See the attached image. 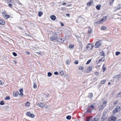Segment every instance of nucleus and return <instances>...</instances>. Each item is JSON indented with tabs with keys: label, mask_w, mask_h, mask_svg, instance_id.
<instances>
[{
	"label": "nucleus",
	"mask_w": 121,
	"mask_h": 121,
	"mask_svg": "<svg viewBox=\"0 0 121 121\" xmlns=\"http://www.w3.org/2000/svg\"><path fill=\"white\" fill-rule=\"evenodd\" d=\"M66 4V3L64 2V3H62L61 4V5H64Z\"/></svg>",
	"instance_id": "59"
},
{
	"label": "nucleus",
	"mask_w": 121,
	"mask_h": 121,
	"mask_svg": "<svg viewBox=\"0 0 121 121\" xmlns=\"http://www.w3.org/2000/svg\"><path fill=\"white\" fill-rule=\"evenodd\" d=\"M87 69L88 70L91 71L92 69V67L91 66H89Z\"/></svg>",
	"instance_id": "32"
},
{
	"label": "nucleus",
	"mask_w": 121,
	"mask_h": 121,
	"mask_svg": "<svg viewBox=\"0 0 121 121\" xmlns=\"http://www.w3.org/2000/svg\"><path fill=\"white\" fill-rule=\"evenodd\" d=\"M26 54H28V55H29L30 54V52L28 51L26 52Z\"/></svg>",
	"instance_id": "57"
},
{
	"label": "nucleus",
	"mask_w": 121,
	"mask_h": 121,
	"mask_svg": "<svg viewBox=\"0 0 121 121\" xmlns=\"http://www.w3.org/2000/svg\"><path fill=\"white\" fill-rule=\"evenodd\" d=\"M101 23V21L100 20H99L96 22L94 24V25H95L96 24H99Z\"/></svg>",
	"instance_id": "20"
},
{
	"label": "nucleus",
	"mask_w": 121,
	"mask_h": 121,
	"mask_svg": "<svg viewBox=\"0 0 121 121\" xmlns=\"http://www.w3.org/2000/svg\"><path fill=\"white\" fill-rule=\"evenodd\" d=\"M108 111L107 110H106V111H105L104 112V113L103 114V115L104 116H106V115L107 113L108 112Z\"/></svg>",
	"instance_id": "28"
},
{
	"label": "nucleus",
	"mask_w": 121,
	"mask_h": 121,
	"mask_svg": "<svg viewBox=\"0 0 121 121\" xmlns=\"http://www.w3.org/2000/svg\"><path fill=\"white\" fill-rule=\"evenodd\" d=\"M116 119V117L113 116L110 117L108 119L109 121H115Z\"/></svg>",
	"instance_id": "4"
},
{
	"label": "nucleus",
	"mask_w": 121,
	"mask_h": 121,
	"mask_svg": "<svg viewBox=\"0 0 121 121\" xmlns=\"http://www.w3.org/2000/svg\"><path fill=\"white\" fill-rule=\"evenodd\" d=\"M5 13H6L5 11H4L3 12L2 14V15L3 17L4 16V15H6L5 14Z\"/></svg>",
	"instance_id": "48"
},
{
	"label": "nucleus",
	"mask_w": 121,
	"mask_h": 121,
	"mask_svg": "<svg viewBox=\"0 0 121 121\" xmlns=\"http://www.w3.org/2000/svg\"><path fill=\"white\" fill-rule=\"evenodd\" d=\"M99 73L98 72H95L94 73V74H95L97 75H99Z\"/></svg>",
	"instance_id": "54"
},
{
	"label": "nucleus",
	"mask_w": 121,
	"mask_h": 121,
	"mask_svg": "<svg viewBox=\"0 0 121 121\" xmlns=\"http://www.w3.org/2000/svg\"><path fill=\"white\" fill-rule=\"evenodd\" d=\"M121 76V74L116 75L114 77H113V78H120Z\"/></svg>",
	"instance_id": "12"
},
{
	"label": "nucleus",
	"mask_w": 121,
	"mask_h": 121,
	"mask_svg": "<svg viewBox=\"0 0 121 121\" xmlns=\"http://www.w3.org/2000/svg\"><path fill=\"white\" fill-rule=\"evenodd\" d=\"M58 73L56 71L54 72V74L55 75H57L58 74Z\"/></svg>",
	"instance_id": "51"
},
{
	"label": "nucleus",
	"mask_w": 121,
	"mask_h": 121,
	"mask_svg": "<svg viewBox=\"0 0 121 121\" xmlns=\"http://www.w3.org/2000/svg\"><path fill=\"white\" fill-rule=\"evenodd\" d=\"M30 103L28 101H27L25 104V105L26 106H29Z\"/></svg>",
	"instance_id": "26"
},
{
	"label": "nucleus",
	"mask_w": 121,
	"mask_h": 121,
	"mask_svg": "<svg viewBox=\"0 0 121 121\" xmlns=\"http://www.w3.org/2000/svg\"><path fill=\"white\" fill-rule=\"evenodd\" d=\"M117 101H115L114 102V104H117Z\"/></svg>",
	"instance_id": "58"
},
{
	"label": "nucleus",
	"mask_w": 121,
	"mask_h": 121,
	"mask_svg": "<svg viewBox=\"0 0 121 121\" xmlns=\"http://www.w3.org/2000/svg\"><path fill=\"white\" fill-rule=\"evenodd\" d=\"M33 87L35 88H36L37 87L36 84L35 82L34 83Z\"/></svg>",
	"instance_id": "37"
},
{
	"label": "nucleus",
	"mask_w": 121,
	"mask_h": 121,
	"mask_svg": "<svg viewBox=\"0 0 121 121\" xmlns=\"http://www.w3.org/2000/svg\"><path fill=\"white\" fill-rule=\"evenodd\" d=\"M51 34L53 35L49 38L50 40L52 41L56 40V41L60 43H62L64 42V39L58 37L57 34L56 32H52Z\"/></svg>",
	"instance_id": "1"
},
{
	"label": "nucleus",
	"mask_w": 121,
	"mask_h": 121,
	"mask_svg": "<svg viewBox=\"0 0 121 121\" xmlns=\"http://www.w3.org/2000/svg\"><path fill=\"white\" fill-rule=\"evenodd\" d=\"M99 60L98 61H97L96 62V64H98L99 63Z\"/></svg>",
	"instance_id": "63"
},
{
	"label": "nucleus",
	"mask_w": 121,
	"mask_h": 121,
	"mask_svg": "<svg viewBox=\"0 0 121 121\" xmlns=\"http://www.w3.org/2000/svg\"><path fill=\"white\" fill-rule=\"evenodd\" d=\"M101 46V43L99 42H97L95 45V47L96 48H98Z\"/></svg>",
	"instance_id": "5"
},
{
	"label": "nucleus",
	"mask_w": 121,
	"mask_h": 121,
	"mask_svg": "<svg viewBox=\"0 0 121 121\" xmlns=\"http://www.w3.org/2000/svg\"><path fill=\"white\" fill-rule=\"evenodd\" d=\"M120 108H121L119 106H117L116 107V108L113 111V113H116L117 112H119V111H120L121 109Z\"/></svg>",
	"instance_id": "3"
},
{
	"label": "nucleus",
	"mask_w": 121,
	"mask_h": 121,
	"mask_svg": "<svg viewBox=\"0 0 121 121\" xmlns=\"http://www.w3.org/2000/svg\"><path fill=\"white\" fill-rule=\"evenodd\" d=\"M8 5L9 7H10L11 8L13 6V5L11 4H8Z\"/></svg>",
	"instance_id": "46"
},
{
	"label": "nucleus",
	"mask_w": 121,
	"mask_h": 121,
	"mask_svg": "<svg viewBox=\"0 0 121 121\" xmlns=\"http://www.w3.org/2000/svg\"><path fill=\"white\" fill-rule=\"evenodd\" d=\"M3 17L5 19H7L9 17V16L8 15H4Z\"/></svg>",
	"instance_id": "24"
},
{
	"label": "nucleus",
	"mask_w": 121,
	"mask_h": 121,
	"mask_svg": "<svg viewBox=\"0 0 121 121\" xmlns=\"http://www.w3.org/2000/svg\"><path fill=\"white\" fill-rule=\"evenodd\" d=\"M95 105H92L91 104H90L89 106V107L91 108L92 110L95 109Z\"/></svg>",
	"instance_id": "11"
},
{
	"label": "nucleus",
	"mask_w": 121,
	"mask_h": 121,
	"mask_svg": "<svg viewBox=\"0 0 121 121\" xmlns=\"http://www.w3.org/2000/svg\"><path fill=\"white\" fill-rule=\"evenodd\" d=\"M4 104V102H3V101H0V104L1 105H3Z\"/></svg>",
	"instance_id": "44"
},
{
	"label": "nucleus",
	"mask_w": 121,
	"mask_h": 121,
	"mask_svg": "<svg viewBox=\"0 0 121 121\" xmlns=\"http://www.w3.org/2000/svg\"><path fill=\"white\" fill-rule=\"evenodd\" d=\"M19 91L20 93H22L23 91V89L22 88H21L19 90Z\"/></svg>",
	"instance_id": "47"
},
{
	"label": "nucleus",
	"mask_w": 121,
	"mask_h": 121,
	"mask_svg": "<svg viewBox=\"0 0 121 121\" xmlns=\"http://www.w3.org/2000/svg\"><path fill=\"white\" fill-rule=\"evenodd\" d=\"M5 23V22L3 20L0 19V24L4 25Z\"/></svg>",
	"instance_id": "9"
},
{
	"label": "nucleus",
	"mask_w": 121,
	"mask_h": 121,
	"mask_svg": "<svg viewBox=\"0 0 121 121\" xmlns=\"http://www.w3.org/2000/svg\"><path fill=\"white\" fill-rule=\"evenodd\" d=\"M11 1V0H6V2L7 3H10Z\"/></svg>",
	"instance_id": "56"
},
{
	"label": "nucleus",
	"mask_w": 121,
	"mask_h": 121,
	"mask_svg": "<svg viewBox=\"0 0 121 121\" xmlns=\"http://www.w3.org/2000/svg\"><path fill=\"white\" fill-rule=\"evenodd\" d=\"M121 9V5L120 4H119L118 6L117 7V9L116 10H117L118 9Z\"/></svg>",
	"instance_id": "30"
},
{
	"label": "nucleus",
	"mask_w": 121,
	"mask_h": 121,
	"mask_svg": "<svg viewBox=\"0 0 121 121\" xmlns=\"http://www.w3.org/2000/svg\"><path fill=\"white\" fill-rule=\"evenodd\" d=\"M93 2L92 1H89L87 4V5L88 6H90L91 4H92Z\"/></svg>",
	"instance_id": "19"
},
{
	"label": "nucleus",
	"mask_w": 121,
	"mask_h": 121,
	"mask_svg": "<svg viewBox=\"0 0 121 121\" xmlns=\"http://www.w3.org/2000/svg\"><path fill=\"white\" fill-rule=\"evenodd\" d=\"M106 27L104 26H102L101 28V29L102 30H105L106 29Z\"/></svg>",
	"instance_id": "27"
},
{
	"label": "nucleus",
	"mask_w": 121,
	"mask_h": 121,
	"mask_svg": "<svg viewBox=\"0 0 121 121\" xmlns=\"http://www.w3.org/2000/svg\"><path fill=\"white\" fill-rule=\"evenodd\" d=\"M105 116H104L102 115V117L100 119L101 121H104V120L105 119L104 117Z\"/></svg>",
	"instance_id": "21"
},
{
	"label": "nucleus",
	"mask_w": 121,
	"mask_h": 121,
	"mask_svg": "<svg viewBox=\"0 0 121 121\" xmlns=\"http://www.w3.org/2000/svg\"><path fill=\"white\" fill-rule=\"evenodd\" d=\"M118 96L119 97H121V92L118 94Z\"/></svg>",
	"instance_id": "53"
},
{
	"label": "nucleus",
	"mask_w": 121,
	"mask_h": 121,
	"mask_svg": "<svg viewBox=\"0 0 121 121\" xmlns=\"http://www.w3.org/2000/svg\"><path fill=\"white\" fill-rule=\"evenodd\" d=\"M105 107L103 105L100 106L99 107V109L100 110H102Z\"/></svg>",
	"instance_id": "22"
},
{
	"label": "nucleus",
	"mask_w": 121,
	"mask_h": 121,
	"mask_svg": "<svg viewBox=\"0 0 121 121\" xmlns=\"http://www.w3.org/2000/svg\"><path fill=\"white\" fill-rule=\"evenodd\" d=\"M101 6V5H97L96 6V8L97 9L99 10L100 9Z\"/></svg>",
	"instance_id": "14"
},
{
	"label": "nucleus",
	"mask_w": 121,
	"mask_h": 121,
	"mask_svg": "<svg viewBox=\"0 0 121 121\" xmlns=\"http://www.w3.org/2000/svg\"><path fill=\"white\" fill-rule=\"evenodd\" d=\"M60 74L61 75H64V73H63V71H61L60 72Z\"/></svg>",
	"instance_id": "50"
},
{
	"label": "nucleus",
	"mask_w": 121,
	"mask_h": 121,
	"mask_svg": "<svg viewBox=\"0 0 121 121\" xmlns=\"http://www.w3.org/2000/svg\"><path fill=\"white\" fill-rule=\"evenodd\" d=\"M3 84V83H2L1 81L0 80V85H2Z\"/></svg>",
	"instance_id": "60"
},
{
	"label": "nucleus",
	"mask_w": 121,
	"mask_h": 121,
	"mask_svg": "<svg viewBox=\"0 0 121 121\" xmlns=\"http://www.w3.org/2000/svg\"><path fill=\"white\" fill-rule=\"evenodd\" d=\"M38 106L41 108H43V107L45 106V105L44 104L40 103H39L38 104Z\"/></svg>",
	"instance_id": "8"
},
{
	"label": "nucleus",
	"mask_w": 121,
	"mask_h": 121,
	"mask_svg": "<svg viewBox=\"0 0 121 121\" xmlns=\"http://www.w3.org/2000/svg\"><path fill=\"white\" fill-rule=\"evenodd\" d=\"M92 118L91 117H87L86 118V121H90L91 120Z\"/></svg>",
	"instance_id": "15"
},
{
	"label": "nucleus",
	"mask_w": 121,
	"mask_h": 121,
	"mask_svg": "<svg viewBox=\"0 0 121 121\" xmlns=\"http://www.w3.org/2000/svg\"><path fill=\"white\" fill-rule=\"evenodd\" d=\"M107 18L106 17H103L100 20L101 22H105Z\"/></svg>",
	"instance_id": "7"
},
{
	"label": "nucleus",
	"mask_w": 121,
	"mask_h": 121,
	"mask_svg": "<svg viewBox=\"0 0 121 121\" xmlns=\"http://www.w3.org/2000/svg\"><path fill=\"white\" fill-rule=\"evenodd\" d=\"M52 73L50 72H49L48 73V76L49 77H50L52 75Z\"/></svg>",
	"instance_id": "36"
},
{
	"label": "nucleus",
	"mask_w": 121,
	"mask_h": 121,
	"mask_svg": "<svg viewBox=\"0 0 121 121\" xmlns=\"http://www.w3.org/2000/svg\"><path fill=\"white\" fill-rule=\"evenodd\" d=\"M91 59L89 60L86 63V64H89L91 61Z\"/></svg>",
	"instance_id": "42"
},
{
	"label": "nucleus",
	"mask_w": 121,
	"mask_h": 121,
	"mask_svg": "<svg viewBox=\"0 0 121 121\" xmlns=\"http://www.w3.org/2000/svg\"><path fill=\"white\" fill-rule=\"evenodd\" d=\"M13 62H14V63L15 64H16L17 63V62L15 60H14Z\"/></svg>",
	"instance_id": "64"
},
{
	"label": "nucleus",
	"mask_w": 121,
	"mask_h": 121,
	"mask_svg": "<svg viewBox=\"0 0 121 121\" xmlns=\"http://www.w3.org/2000/svg\"><path fill=\"white\" fill-rule=\"evenodd\" d=\"M91 121H98V120L97 118H95L91 119Z\"/></svg>",
	"instance_id": "25"
},
{
	"label": "nucleus",
	"mask_w": 121,
	"mask_h": 121,
	"mask_svg": "<svg viewBox=\"0 0 121 121\" xmlns=\"http://www.w3.org/2000/svg\"><path fill=\"white\" fill-rule=\"evenodd\" d=\"M120 52H116V55L117 56H118L120 54Z\"/></svg>",
	"instance_id": "41"
},
{
	"label": "nucleus",
	"mask_w": 121,
	"mask_h": 121,
	"mask_svg": "<svg viewBox=\"0 0 121 121\" xmlns=\"http://www.w3.org/2000/svg\"><path fill=\"white\" fill-rule=\"evenodd\" d=\"M106 82V80H102L101 82L102 84H104Z\"/></svg>",
	"instance_id": "43"
},
{
	"label": "nucleus",
	"mask_w": 121,
	"mask_h": 121,
	"mask_svg": "<svg viewBox=\"0 0 121 121\" xmlns=\"http://www.w3.org/2000/svg\"><path fill=\"white\" fill-rule=\"evenodd\" d=\"M75 63L76 64H77L78 63V60H76L75 61Z\"/></svg>",
	"instance_id": "55"
},
{
	"label": "nucleus",
	"mask_w": 121,
	"mask_h": 121,
	"mask_svg": "<svg viewBox=\"0 0 121 121\" xmlns=\"http://www.w3.org/2000/svg\"><path fill=\"white\" fill-rule=\"evenodd\" d=\"M10 97L9 96H7L4 98V99L5 100H7L9 99Z\"/></svg>",
	"instance_id": "33"
},
{
	"label": "nucleus",
	"mask_w": 121,
	"mask_h": 121,
	"mask_svg": "<svg viewBox=\"0 0 121 121\" xmlns=\"http://www.w3.org/2000/svg\"><path fill=\"white\" fill-rule=\"evenodd\" d=\"M79 46H80V48L79 49H82V48H83V45L82 44V43L81 42H80L79 43Z\"/></svg>",
	"instance_id": "16"
},
{
	"label": "nucleus",
	"mask_w": 121,
	"mask_h": 121,
	"mask_svg": "<svg viewBox=\"0 0 121 121\" xmlns=\"http://www.w3.org/2000/svg\"><path fill=\"white\" fill-rule=\"evenodd\" d=\"M51 19L53 20H55L56 19V16L54 15H52L50 16Z\"/></svg>",
	"instance_id": "10"
},
{
	"label": "nucleus",
	"mask_w": 121,
	"mask_h": 121,
	"mask_svg": "<svg viewBox=\"0 0 121 121\" xmlns=\"http://www.w3.org/2000/svg\"><path fill=\"white\" fill-rule=\"evenodd\" d=\"M91 30H92L91 29H89L88 30V33L89 34H90L91 33Z\"/></svg>",
	"instance_id": "49"
},
{
	"label": "nucleus",
	"mask_w": 121,
	"mask_h": 121,
	"mask_svg": "<svg viewBox=\"0 0 121 121\" xmlns=\"http://www.w3.org/2000/svg\"><path fill=\"white\" fill-rule=\"evenodd\" d=\"M61 25L62 26H64V24L63 23H61Z\"/></svg>",
	"instance_id": "61"
},
{
	"label": "nucleus",
	"mask_w": 121,
	"mask_h": 121,
	"mask_svg": "<svg viewBox=\"0 0 121 121\" xmlns=\"http://www.w3.org/2000/svg\"><path fill=\"white\" fill-rule=\"evenodd\" d=\"M93 95L91 93H89L88 94V97L90 99L91 98L93 97Z\"/></svg>",
	"instance_id": "13"
},
{
	"label": "nucleus",
	"mask_w": 121,
	"mask_h": 121,
	"mask_svg": "<svg viewBox=\"0 0 121 121\" xmlns=\"http://www.w3.org/2000/svg\"><path fill=\"white\" fill-rule=\"evenodd\" d=\"M70 62V60L68 59L66 61V63L67 65H68L69 64Z\"/></svg>",
	"instance_id": "29"
},
{
	"label": "nucleus",
	"mask_w": 121,
	"mask_h": 121,
	"mask_svg": "<svg viewBox=\"0 0 121 121\" xmlns=\"http://www.w3.org/2000/svg\"><path fill=\"white\" fill-rule=\"evenodd\" d=\"M19 95L20 96H23V94L22 93H20L19 94Z\"/></svg>",
	"instance_id": "52"
},
{
	"label": "nucleus",
	"mask_w": 121,
	"mask_h": 121,
	"mask_svg": "<svg viewBox=\"0 0 121 121\" xmlns=\"http://www.w3.org/2000/svg\"><path fill=\"white\" fill-rule=\"evenodd\" d=\"M66 16H69V13H67L66 14Z\"/></svg>",
	"instance_id": "62"
},
{
	"label": "nucleus",
	"mask_w": 121,
	"mask_h": 121,
	"mask_svg": "<svg viewBox=\"0 0 121 121\" xmlns=\"http://www.w3.org/2000/svg\"><path fill=\"white\" fill-rule=\"evenodd\" d=\"M19 94V92L18 91H17L16 92L13 91V95L14 97H17Z\"/></svg>",
	"instance_id": "6"
},
{
	"label": "nucleus",
	"mask_w": 121,
	"mask_h": 121,
	"mask_svg": "<svg viewBox=\"0 0 121 121\" xmlns=\"http://www.w3.org/2000/svg\"><path fill=\"white\" fill-rule=\"evenodd\" d=\"M66 119L69 120L71 119V117L70 116L68 115L66 116Z\"/></svg>",
	"instance_id": "31"
},
{
	"label": "nucleus",
	"mask_w": 121,
	"mask_h": 121,
	"mask_svg": "<svg viewBox=\"0 0 121 121\" xmlns=\"http://www.w3.org/2000/svg\"><path fill=\"white\" fill-rule=\"evenodd\" d=\"M106 104H107L106 101H105L103 102V104H102V105L103 106H104V107H105V105Z\"/></svg>",
	"instance_id": "35"
},
{
	"label": "nucleus",
	"mask_w": 121,
	"mask_h": 121,
	"mask_svg": "<svg viewBox=\"0 0 121 121\" xmlns=\"http://www.w3.org/2000/svg\"><path fill=\"white\" fill-rule=\"evenodd\" d=\"M100 55L101 56H103V57H104L105 54H104V51H102L101 52H100ZM102 58H103V57H102Z\"/></svg>",
	"instance_id": "17"
},
{
	"label": "nucleus",
	"mask_w": 121,
	"mask_h": 121,
	"mask_svg": "<svg viewBox=\"0 0 121 121\" xmlns=\"http://www.w3.org/2000/svg\"><path fill=\"white\" fill-rule=\"evenodd\" d=\"M35 116L33 114H30V117L32 118H33Z\"/></svg>",
	"instance_id": "40"
},
{
	"label": "nucleus",
	"mask_w": 121,
	"mask_h": 121,
	"mask_svg": "<svg viewBox=\"0 0 121 121\" xmlns=\"http://www.w3.org/2000/svg\"><path fill=\"white\" fill-rule=\"evenodd\" d=\"M74 47V45L73 44H70L69 45V47L70 48H72Z\"/></svg>",
	"instance_id": "39"
},
{
	"label": "nucleus",
	"mask_w": 121,
	"mask_h": 121,
	"mask_svg": "<svg viewBox=\"0 0 121 121\" xmlns=\"http://www.w3.org/2000/svg\"><path fill=\"white\" fill-rule=\"evenodd\" d=\"M102 68L103 69V71L104 72L106 69V68L105 67V65L104 64H103L102 67Z\"/></svg>",
	"instance_id": "18"
},
{
	"label": "nucleus",
	"mask_w": 121,
	"mask_h": 121,
	"mask_svg": "<svg viewBox=\"0 0 121 121\" xmlns=\"http://www.w3.org/2000/svg\"><path fill=\"white\" fill-rule=\"evenodd\" d=\"M13 55L15 56H16L17 55V54L15 52H13Z\"/></svg>",
	"instance_id": "45"
},
{
	"label": "nucleus",
	"mask_w": 121,
	"mask_h": 121,
	"mask_svg": "<svg viewBox=\"0 0 121 121\" xmlns=\"http://www.w3.org/2000/svg\"><path fill=\"white\" fill-rule=\"evenodd\" d=\"M94 47L92 43H89L86 47V49L89 50H91Z\"/></svg>",
	"instance_id": "2"
},
{
	"label": "nucleus",
	"mask_w": 121,
	"mask_h": 121,
	"mask_svg": "<svg viewBox=\"0 0 121 121\" xmlns=\"http://www.w3.org/2000/svg\"><path fill=\"white\" fill-rule=\"evenodd\" d=\"M31 114V113L30 112H27L26 113V115L29 117L30 116Z\"/></svg>",
	"instance_id": "34"
},
{
	"label": "nucleus",
	"mask_w": 121,
	"mask_h": 121,
	"mask_svg": "<svg viewBox=\"0 0 121 121\" xmlns=\"http://www.w3.org/2000/svg\"><path fill=\"white\" fill-rule=\"evenodd\" d=\"M43 14V13L41 11H39L38 12V16L39 17H41Z\"/></svg>",
	"instance_id": "23"
},
{
	"label": "nucleus",
	"mask_w": 121,
	"mask_h": 121,
	"mask_svg": "<svg viewBox=\"0 0 121 121\" xmlns=\"http://www.w3.org/2000/svg\"><path fill=\"white\" fill-rule=\"evenodd\" d=\"M84 69V68L81 66H80L79 68V70H83Z\"/></svg>",
	"instance_id": "38"
}]
</instances>
